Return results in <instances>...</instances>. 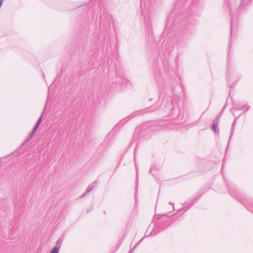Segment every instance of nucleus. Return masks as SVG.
<instances>
[{"mask_svg":"<svg viewBox=\"0 0 253 253\" xmlns=\"http://www.w3.org/2000/svg\"><path fill=\"white\" fill-rule=\"evenodd\" d=\"M252 0H241L240 3L236 7L235 5V0H225V2L226 3L228 8L229 12L232 14L233 10L236 8V11L237 13L241 11L244 9L245 7L248 5Z\"/></svg>","mask_w":253,"mask_h":253,"instance_id":"f257e3e1","label":"nucleus"},{"mask_svg":"<svg viewBox=\"0 0 253 253\" xmlns=\"http://www.w3.org/2000/svg\"><path fill=\"white\" fill-rule=\"evenodd\" d=\"M97 184L96 181H95L91 184L89 185L86 189L85 192L82 196V197L84 196L86 194L91 192L93 187L97 185Z\"/></svg>","mask_w":253,"mask_h":253,"instance_id":"f03ea898","label":"nucleus"},{"mask_svg":"<svg viewBox=\"0 0 253 253\" xmlns=\"http://www.w3.org/2000/svg\"><path fill=\"white\" fill-rule=\"evenodd\" d=\"M219 121V117H217L213 122L212 129L215 133H216L217 131H218V130H217V128L218 127Z\"/></svg>","mask_w":253,"mask_h":253,"instance_id":"7ed1b4c3","label":"nucleus"},{"mask_svg":"<svg viewBox=\"0 0 253 253\" xmlns=\"http://www.w3.org/2000/svg\"><path fill=\"white\" fill-rule=\"evenodd\" d=\"M63 239L61 238H59L56 242L55 246L53 248L54 250H56L58 251H59L60 248L61 246V244L62 243Z\"/></svg>","mask_w":253,"mask_h":253,"instance_id":"20e7f679","label":"nucleus"},{"mask_svg":"<svg viewBox=\"0 0 253 253\" xmlns=\"http://www.w3.org/2000/svg\"><path fill=\"white\" fill-rule=\"evenodd\" d=\"M39 126H38V125H36L34 128H33L32 130V133H35L36 131L37 130V129H38Z\"/></svg>","mask_w":253,"mask_h":253,"instance_id":"39448f33","label":"nucleus"},{"mask_svg":"<svg viewBox=\"0 0 253 253\" xmlns=\"http://www.w3.org/2000/svg\"><path fill=\"white\" fill-rule=\"evenodd\" d=\"M42 116H41L39 119H38L37 123L36 125H38V126H39L40 123H41V121H42Z\"/></svg>","mask_w":253,"mask_h":253,"instance_id":"423d86ee","label":"nucleus"},{"mask_svg":"<svg viewBox=\"0 0 253 253\" xmlns=\"http://www.w3.org/2000/svg\"><path fill=\"white\" fill-rule=\"evenodd\" d=\"M233 27V21L232 19H231V33L232 34Z\"/></svg>","mask_w":253,"mask_h":253,"instance_id":"0eeeda50","label":"nucleus"},{"mask_svg":"<svg viewBox=\"0 0 253 253\" xmlns=\"http://www.w3.org/2000/svg\"><path fill=\"white\" fill-rule=\"evenodd\" d=\"M59 251H57L56 250L52 249L49 253H58Z\"/></svg>","mask_w":253,"mask_h":253,"instance_id":"6e6552de","label":"nucleus"},{"mask_svg":"<svg viewBox=\"0 0 253 253\" xmlns=\"http://www.w3.org/2000/svg\"><path fill=\"white\" fill-rule=\"evenodd\" d=\"M34 134V133H32V132H31L28 137L31 139L33 137Z\"/></svg>","mask_w":253,"mask_h":253,"instance_id":"1a4fd4ad","label":"nucleus"},{"mask_svg":"<svg viewBox=\"0 0 253 253\" xmlns=\"http://www.w3.org/2000/svg\"><path fill=\"white\" fill-rule=\"evenodd\" d=\"M247 208L249 211H251V212H253V209L252 208H251L250 207H247Z\"/></svg>","mask_w":253,"mask_h":253,"instance_id":"9d476101","label":"nucleus"},{"mask_svg":"<svg viewBox=\"0 0 253 253\" xmlns=\"http://www.w3.org/2000/svg\"><path fill=\"white\" fill-rule=\"evenodd\" d=\"M30 140H31V139L28 137L26 139V140L25 141V142L24 143V144L28 142Z\"/></svg>","mask_w":253,"mask_h":253,"instance_id":"9b49d317","label":"nucleus"},{"mask_svg":"<svg viewBox=\"0 0 253 253\" xmlns=\"http://www.w3.org/2000/svg\"><path fill=\"white\" fill-rule=\"evenodd\" d=\"M138 244H139V242L137 244H136L132 249H133V250H134L136 248V247H137V246L138 245Z\"/></svg>","mask_w":253,"mask_h":253,"instance_id":"f8f14e48","label":"nucleus"},{"mask_svg":"<svg viewBox=\"0 0 253 253\" xmlns=\"http://www.w3.org/2000/svg\"><path fill=\"white\" fill-rule=\"evenodd\" d=\"M133 251V249H131L128 253H132Z\"/></svg>","mask_w":253,"mask_h":253,"instance_id":"ddd939ff","label":"nucleus"},{"mask_svg":"<svg viewBox=\"0 0 253 253\" xmlns=\"http://www.w3.org/2000/svg\"><path fill=\"white\" fill-rule=\"evenodd\" d=\"M169 204L172 205H174V204H173V203H171V202H169Z\"/></svg>","mask_w":253,"mask_h":253,"instance_id":"4468645a","label":"nucleus"}]
</instances>
